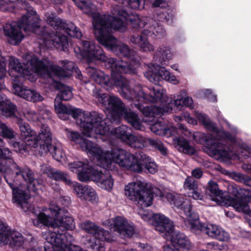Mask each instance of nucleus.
Listing matches in <instances>:
<instances>
[{
    "instance_id": "1",
    "label": "nucleus",
    "mask_w": 251,
    "mask_h": 251,
    "mask_svg": "<svg viewBox=\"0 0 251 251\" xmlns=\"http://www.w3.org/2000/svg\"><path fill=\"white\" fill-rule=\"evenodd\" d=\"M79 42L81 48L77 47L74 49L78 58H85L90 62L95 60L105 61L107 67L111 68L112 80L103 72L92 67H88L86 69V72L92 80L106 90H109L113 85H115L120 88L119 91L121 95L127 100H141L137 99L135 96V93H138V90L135 91L136 88L141 86H136L131 91L128 81L121 75L124 73L135 74L137 62H134L132 65L123 60H116L113 58H107L102 49L99 46H96L93 41L83 40Z\"/></svg>"
},
{
    "instance_id": "2",
    "label": "nucleus",
    "mask_w": 251,
    "mask_h": 251,
    "mask_svg": "<svg viewBox=\"0 0 251 251\" xmlns=\"http://www.w3.org/2000/svg\"><path fill=\"white\" fill-rule=\"evenodd\" d=\"M30 207L27 211L34 214L37 218L33 220L34 226L38 227L46 226L53 227L43 233V237L47 242L55 246L57 251H86L82 250L78 246L71 244L74 241L73 237L66 230H73L75 228L74 219L66 215L67 211L52 204L48 209L43 212L37 211L28 201Z\"/></svg>"
},
{
    "instance_id": "3",
    "label": "nucleus",
    "mask_w": 251,
    "mask_h": 251,
    "mask_svg": "<svg viewBox=\"0 0 251 251\" xmlns=\"http://www.w3.org/2000/svg\"><path fill=\"white\" fill-rule=\"evenodd\" d=\"M12 152L7 148L0 149V172L12 190L14 203L23 211L30 208L29 197L26 192H36L41 188L39 181L34 178L33 174L27 167L21 168L11 158Z\"/></svg>"
},
{
    "instance_id": "4",
    "label": "nucleus",
    "mask_w": 251,
    "mask_h": 251,
    "mask_svg": "<svg viewBox=\"0 0 251 251\" xmlns=\"http://www.w3.org/2000/svg\"><path fill=\"white\" fill-rule=\"evenodd\" d=\"M195 116L199 122L215 137L210 139H205V151L211 156L217 159L220 158H230L233 154L248 158L251 156V149L245 145L240 149V151H234L227 146V144L234 145L235 139L228 133L222 129H219L215 123H213L206 115L196 111Z\"/></svg>"
},
{
    "instance_id": "5",
    "label": "nucleus",
    "mask_w": 251,
    "mask_h": 251,
    "mask_svg": "<svg viewBox=\"0 0 251 251\" xmlns=\"http://www.w3.org/2000/svg\"><path fill=\"white\" fill-rule=\"evenodd\" d=\"M124 192L126 198L140 207L138 213L141 218L150 224H154L156 231L160 233L164 232L165 228H171V221L165 215L160 213L154 214L143 209L151 206L153 200L152 194L146 182L141 181L129 182L125 186Z\"/></svg>"
},
{
    "instance_id": "6",
    "label": "nucleus",
    "mask_w": 251,
    "mask_h": 251,
    "mask_svg": "<svg viewBox=\"0 0 251 251\" xmlns=\"http://www.w3.org/2000/svg\"><path fill=\"white\" fill-rule=\"evenodd\" d=\"M147 89L143 90L141 86L137 87L135 91L138 90V93H135L136 99L146 102L161 103L162 110H160L161 112H172L173 105L175 107V111L180 110L183 106L190 107L193 106L192 99L187 96L185 90H181L177 96H171L169 98L166 90L162 88L150 87Z\"/></svg>"
},
{
    "instance_id": "7",
    "label": "nucleus",
    "mask_w": 251,
    "mask_h": 251,
    "mask_svg": "<svg viewBox=\"0 0 251 251\" xmlns=\"http://www.w3.org/2000/svg\"><path fill=\"white\" fill-rule=\"evenodd\" d=\"M93 96L105 107L107 119L111 123L118 124L120 117H123L135 129H144L138 115L127 108L119 97L115 95L108 96L97 88L93 90Z\"/></svg>"
},
{
    "instance_id": "8",
    "label": "nucleus",
    "mask_w": 251,
    "mask_h": 251,
    "mask_svg": "<svg viewBox=\"0 0 251 251\" xmlns=\"http://www.w3.org/2000/svg\"><path fill=\"white\" fill-rule=\"evenodd\" d=\"M140 154L141 152L132 154L119 148L114 149L110 152L101 150L100 156H97L96 159L98 165L106 170H114L117 164L128 171L139 173L141 168L139 157Z\"/></svg>"
},
{
    "instance_id": "9",
    "label": "nucleus",
    "mask_w": 251,
    "mask_h": 251,
    "mask_svg": "<svg viewBox=\"0 0 251 251\" xmlns=\"http://www.w3.org/2000/svg\"><path fill=\"white\" fill-rule=\"evenodd\" d=\"M173 57V53L171 48L167 45H162L159 46L153 55V63H150L148 66L147 71L145 73V77L151 82L157 84L162 80H166L174 84L179 83L176 77L171 74L163 66L157 64L159 63L165 65V62L171 60Z\"/></svg>"
},
{
    "instance_id": "10",
    "label": "nucleus",
    "mask_w": 251,
    "mask_h": 251,
    "mask_svg": "<svg viewBox=\"0 0 251 251\" xmlns=\"http://www.w3.org/2000/svg\"><path fill=\"white\" fill-rule=\"evenodd\" d=\"M27 6V4H25ZM26 14L24 15L21 19L18 22H12L7 23L3 26L4 34L8 38L9 42L12 45H16L20 44L24 38L21 29L27 33L34 32L39 27L38 16L33 8L27 6Z\"/></svg>"
},
{
    "instance_id": "11",
    "label": "nucleus",
    "mask_w": 251,
    "mask_h": 251,
    "mask_svg": "<svg viewBox=\"0 0 251 251\" xmlns=\"http://www.w3.org/2000/svg\"><path fill=\"white\" fill-rule=\"evenodd\" d=\"M69 169L77 174L80 181L92 180L102 189L110 191L113 186V179L111 174L106 170L102 171L92 168L87 163L74 161L68 164Z\"/></svg>"
},
{
    "instance_id": "12",
    "label": "nucleus",
    "mask_w": 251,
    "mask_h": 251,
    "mask_svg": "<svg viewBox=\"0 0 251 251\" xmlns=\"http://www.w3.org/2000/svg\"><path fill=\"white\" fill-rule=\"evenodd\" d=\"M54 108L59 118L61 120H66L68 119V115L72 116L81 128L83 133L86 136L90 135L91 122L93 120L100 121L101 119L100 113L96 112H89L75 108L71 105H63L60 101L59 95L56 96L54 100Z\"/></svg>"
},
{
    "instance_id": "13",
    "label": "nucleus",
    "mask_w": 251,
    "mask_h": 251,
    "mask_svg": "<svg viewBox=\"0 0 251 251\" xmlns=\"http://www.w3.org/2000/svg\"><path fill=\"white\" fill-rule=\"evenodd\" d=\"M26 64L25 67L21 65L19 60L11 56L9 59V74L12 78L13 84L22 82L23 77L33 74L42 75L44 64L42 59H39L33 53H28L25 56Z\"/></svg>"
},
{
    "instance_id": "14",
    "label": "nucleus",
    "mask_w": 251,
    "mask_h": 251,
    "mask_svg": "<svg viewBox=\"0 0 251 251\" xmlns=\"http://www.w3.org/2000/svg\"><path fill=\"white\" fill-rule=\"evenodd\" d=\"M37 143L35 147L28 146L25 144H20V142H14L13 146L17 152H21L28 151L29 147L36 148L38 143L40 145L39 152L41 154L50 151L53 157L57 161L62 163L65 162V154L60 146H53L52 148L51 141L52 135L50 127L46 125H43L39 132L38 136H37Z\"/></svg>"
},
{
    "instance_id": "15",
    "label": "nucleus",
    "mask_w": 251,
    "mask_h": 251,
    "mask_svg": "<svg viewBox=\"0 0 251 251\" xmlns=\"http://www.w3.org/2000/svg\"><path fill=\"white\" fill-rule=\"evenodd\" d=\"M113 15L108 18V25L111 31H124L129 22L134 29L147 28L149 21L148 17L140 16L135 14H129L126 11L116 6L112 10Z\"/></svg>"
},
{
    "instance_id": "16",
    "label": "nucleus",
    "mask_w": 251,
    "mask_h": 251,
    "mask_svg": "<svg viewBox=\"0 0 251 251\" xmlns=\"http://www.w3.org/2000/svg\"><path fill=\"white\" fill-rule=\"evenodd\" d=\"M209 186L206 193L210 199L221 206H231L237 211L243 212L246 215V218L251 227V210L248 204L242 199L232 198L228 195L226 192L220 191L216 182L213 181H209Z\"/></svg>"
},
{
    "instance_id": "17",
    "label": "nucleus",
    "mask_w": 251,
    "mask_h": 251,
    "mask_svg": "<svg viewBox=\"0 0 251 251\" xmlns=\"http://www.w3.org/2000/svg\"><path fill=\"white\" fill-rule=\"evenodd\" d=\"M101 119L93 120L91 122L92 126L90 127V135L88 137L96 139H101L105 141L110 140L113 136L120 138L123 141L126 143L129 140L131 134L130 128L126 126H122L115 129H111L110 126L107 125V120H105L102 114H100Z\"/></svg>"
},
{
    "instance_id": "18",
    "label": "nucleus",
    "mask_w": 251,
    "mask_h": 251,
    "mask_svg": "<svg viewBox=\"0 0 251 251\" xmlns=\"http://www.w3.org/2000/svg\"><path fill=\"white\" fill-rule=\"evenodd\" d=\"M0 113L7 117H14L17 119V124L19 125L22 136L23 138L22 144L28 146L35 147L37 145V139L36 132L31 129L29 125L23 122L17 115L16 105L7 100L4 95H0ZM21 145V144L20 143Z\"/></svg>"
},
{
    "instance_id": "19",
    "label": "nucleus",
    "mask_w": 251,
    "mask_h": 251,
    "mask_svg": "<svg viewBox=\"0 0 251 251\" xmlns=\"http://www.w3.org/2000/svg\"><path fill=\"white\" fill-rule=\"evenodd\" d=\"M135 100L136 102L134 105L147 118H152V120L146 119L144 120L145 122L149 123L150 126V129L152 132L156 135L165 136L166 137H170L172 135H174L176 131V128L174 126L166 127L161 121H158L156 122H154V118H159L161 117V114H164V112H161L160 110L162 107V105L160 103L159 107L154 106H146L142 105L141 102H144V100H137L136 99L133 100Z\"/></svg>"
},
{
    "instance_id": "20",
    "label": "nucleus",
    "mask_w": 251,
    "mask_h": 251,
    "mask_svg": "<svg viewBox=\"0 0 251 251\" xmlns=\"http://www.w3.org/2000/svg\"><path fill=\"white\" fill-rule=\"evenodd\" d=\"M112 31L109 25L100 31L97 29L96 31V38L100 44L115 54L133 60L135 51L130 49L127 45L118 40L110 33Z\"/></svg>"
},
{
    "instance_id": "21",
    "label": "nucleus",
    "mask_w": 251,
    "mask_h": 251,
    "mask_svg": "<svg viewBox=\"0 0 251 251\" xmlns=\"http://www.w3.org/2000/svg\"><path fill=\"white\" fill-rule=\"evenodd\" d=\"M184 221L185 225L193 232L201 231L212 239L220 241H227L229 239V234L221 227L211 224H201L195 213L192 214V218Z\"/></svg>"
},
{
    "instance_id": "22",
    "label": "nucleus",
    "mask_w": 251,
    "mask_h": 251,
    "mask_svg": "<svg viewBox=\"0 0 251 251\" xmlns=\"http://www.w3.org/2000/svg\"><path fill=\"white\" fill-rule=\"evenodd\" d=\"M79 227L93 235V239L88 240L85 244L93 251H105L104 241L110 242L111 238L108 231L90 221L80 223Z\"/></svg>"
},
{
    "instance_id": "23",
    "label": "nucleus",
    "mask_w": 251,
    "mask_h": 251,
    "mask_svg": "<svg viewBox=\"0 0 251 251\" xmlns=\"http://www.w3.org/2000/svg\"><path fill=\"white\" fill-rule=\"evenodd\" d=\"M73 0L83 12L92 17V25L95 36H96V29H98L100 31L105 29V26L108 25L110 15H100L97 12L96 6L91 3L90 0Z\"/></svg>"
},
{
    "instance_id": "24",
    "label": "nucleus",
    "mask_w": 251,
    "mask_h": 251,
    "mask_svg": "<svg viewBox=\"0 0 251 251\" xmlns=\"http://www.w3.org/2000/svg\"><path fill=\"white\" fill-rule=\"evenodd\" d=\"M151 191L153 196L159 197L163 201L173 202L175 206L183 210L186 216L185 220L192 218L194 213L192 212L191 204L189 198L179 195L175 196L172 194L162 192L157 187L153 188Z\"/></svg>"
},
{
    "instance_id": "25",
    "label": "nucleus",
    "mask_w": 251,
    "mask_h": 251,
    "mask_svg": "<svg viewBox=\"0 0 251 251\" xmlns=\"http://www.w3.org/2000/svg\"><path fill=\"white\" fill-rule=\"evenodd\" d=\"M44 68L42 72V75H47L50 78H52L53 75L59 78L69 77L72 75V72L75 69V63L72 61L68 60H62L60 63L63 68L59 66L54 65L48 59H42Z\"/></svg>"
},
{
    "instance_id": "26",
    "label": "nucleus",
    "mask_w": 251,
    "mask_h": 251,
    "mask_svg": "<svg viewBox=\"0 0 251 251\" xmlns=\"http://www.w3.org/2000/svg\"><path fill=\"white\" fill-rule=\"evenodd\" d=\"M110 230L117 231L124 238L131 237L134 233V228L132 224H129L123 217L117 216L108 219L103 223Z\"/></svg>"
},
{
    "instance_id": "27",
    "label": "nucleus",
    "mask_w": 251,
    "mask_h": 251,
    "mask_svg": "<svg viewBox=\"0 0 251 251\" xmlns=\"http://www.w3.org/2000/svg\"><path fill=\"white\" fill-rule=\"evenodd\" d=\"M45 20L51 26L56 29L62 30L70 36L79 38L82 33L78 28L71 22L65 21L57 18L53 13H47L45 15Z\"/></svg>"
},
{
    "instance_id": "28",
    "label": "nucleus",
    "mask_w": 251,
    "mask_h": 251,
    "mask_svg": "<svg viewBox=\"0 0 251 251\" xmlns=\"http://www.w3.org/2000/svg\"><path fill=\"white\" fill-rule=\"evenodd\" d=\"M68 138L75 144H79L81 149L96 158L97 156H100V153L101 149L93 141L84 138L77 131H68L67 133Z\"/></svg>"
},
{
    "instance_id": "29",
    "label": "nucleus",
    "mask_w": 251,
    "mask_h": 251,
    "mask_svg": "<svg viewBox=\"0 0 251 251\" xmlns=\"http://www.w3.org/2000/svg\"><path fill=\"white\" fill-rule=\"evenodd\" d=\"M171 224V228H165L164 232H160V234L167 240H170L174 246H178L187 251H190L192 248V245L189 239L183 233L175 230L172 221Z\"/></svg>"
},
{
    "instance_id": "30",
    "label": "nucleus",
    "mask_w": 251,
    "mask_h": 251,
    "mask_svg": "<svg viewBox=\"0 0 251 251\" xmlns=\"http://www.w3.org/2000/svg\"><path fill=\"white\" fill-rule=\"evenodd\" d=\"M126 143L129 144L132 148L138 149H141L148 145H151L152 147L157 149L163 155H166L167 152L166 148L158 139L154 140L151 138H146L142 136H136L131 134Z\"/></svg>"
},
{
    "instance_id": "31",
    "label": "nucleus",
    "mask_w": 251,
    "mask_h": 251,
    "mask_svg": "<svg viewBox=\"0 0 251 251\" xmlns=\"http://www.w3.org/2000/svg\"><path fill=\"white\" fill-rule=\"evenodd\" d=\"M43 44L48 48H55L65 51L68 47V40L66 36L62 35L57 31L44 34Z\"/></svg>"
},
{
    "instance_id": "32",
    "label": "nucleus",
    "mask_w": 251,
    "mask_h": 251,
    "mask_svg": "<svg viewBox=\"0 0 251 251\" xmlns=\"http://www.w3.org/2000/svg\"><path fill=\"white\" fill-rule=\"evenodd\" d=\"M75 193L81 200L88 201L92 203L97 202L99 198L95 189L90 186L82 185L74 182L72 186Z\"/></svg>"
},
{
    "instance_id": "33",
    "label": "nucleus",
    "mask_w": 251,
    "mask_h": 251,
    "mask_svg": "<svg viewBox=\"0 0 251 251\" xmlns=\"http://www.w3.org/2000/svg\"><path fill=\"white\" fill-rule=\"evenodd\" d=\"M13 91L15 94L29 101L36 102L43 100L42 96L39 93L23 87L21 82L13 84Z\"/></svg>"
},
{
    "instance_id": "34",
    "label": "nucleus",
    "mask_w": 251,
    "mask_h": 251,
    "mask_svg": "<svg viewBox=\"0 0 251 251\" xmlns=\"http://www.w3.org/2000/svg\"><path fill=\"white\" fill-rule=\"evenodd\" d=\"M142 34L150 36L154 39H161L166 36V33L161 25L150 18L147 28H145L142 31Z\"/></svg>"
},
{
    "instance_id": "35",
    "label": "nucleus",
    "mask_w": 251,
    "mask_h": 251,
    "mask_svg": "<svg viewBox=\"0 0 251 251\" xmlns=\"http://www.w3.org/2000/svg\"><path fill=\"white\" fill-rule=\"evenodd\" d=\"M41 170L44 174H47L48 177L56 181H63L70 186H73L74 183V182L71 181L67 174L54 169L50 166H41Z\"/></svg>"
},
{
    "instance_id": "36",
    "label": "nucleus",
    "mask_w": 251,
    "mask_h": 251,
    "mask_svg": "<svg viewBox=\"0 0 251 251\" xmlns=\"http://www.w3.org/2000/svg\"><path fill=\"white\" fill-rule=\"evenodd\" d=\"M144 35L133 34L129 38V43L137 46L141 51L145 52L154 51V47Z\"/></svg>"
},
{
    "instance_id": "37",
    "label": "nucleus",
    "mask_w": 251,
    "mask_h": 251,
    "mask_svg": "<svg viewBox=\"0 0 251 251\" xmlns=\"http://www.w3.org/2000/svg\"><path fill=\"white\" fill-rule=\"evenodd\" d=\"M7 241L5 245H9L15 249L22 247L25 243V239L21 233L18 231L9 230L5 236Z\"/></svg>"
},
{
    "instance_id": "38",
    "label": "nucleus",
    "mask_w": 251,
    "mask_h": 251,
    "mask_svg": "<svg viewBox=\"0 0 251 251\" xmlns=\"http://www.w3.org/2000/svg\"><path fill=\"white\" fill-rule=\"evenodd\" d=\"M183 188L191 192V197L195 200H201L202 195L198 188V182L193 177H187L184 182Z\"/></svg>"
},
{
    "instance_id": "39",
    "label": "nucleus",
    "mask_w": 251,
    "mask_h": 251,
    "mask_svg": "<svg viewBox=\"0 0 251 251\" xmlns=\"http://www.w3.org/2000/svg\"><path fill=\"white\" fill-rule=\"evenodd\" d=\"M50 79L52 86L59 91L57 96L59 95L60 101L61 100H69L72 99L73 94L70 87L66 86L57 81L54 80L53 78H50Z\"/></svg>"
},
{
    "instance_id": "40",
    "label": "nucleus",
    "mask_w": 251,
    "mask_h": 251,
    "mask_svg": "<svg viewBox=\"0 0 251 251\" xmlns=\"http://www.w3.org/2000/svg\"><path fill=\"white\" fill-rule=\"evenodd\" d=\"M174 143L175 147L180 152L188 154H193L196 151L195 148L191 146L188 141L183 137L174 138Z\"/></svg>"
},
{
    "instance_id": "41",
    "label": "nucleus",
    "mask_w": 251,
    "mask_h": 251,
    "mask_svg": "<svg viewBox=\"0 0 251 251\" xmlns=\"http://www.w3.org/2000/svg\"><path fill=\"white\" fill-rule=\"evenodd\" d=\"M140 163H141V171L143 169V166L151 174L155 173L157 170V166L151 157L147 156L143 152H141L140 156H139Z\"/></svg>"
},
{
    "instance_id": "42",
    "label": "nucleus",
    "mask_w": 251,
    "mask_h": 251,
    "mask_svg": "<svg viewBox=\"0 0 251 251\" xmlns=\"http://www.w3.org/2000/svg\"><path fill=\"white\" fill-rule=\"evenodd\" d=\"M0 135L8 139H12L15 136L14 132L13 129L6 124L0 122ZM2 139L0 138V142Z\"/></svg>"
},
{
    "instance_id": "43",
    "label": "nucleus",
    "mask_w": 251,
    "mask_h": 251,
    "mask_svg": "<svg viewBox=\"0 0 251 251\" xmlns=\"http://www.w3.org/2000/svg\"><path fill=\"white\" fill-rule=\"evenodd\" d=\"M174 12L171 9H163L158 15V19L166 22H171L174 18Z\"/></svg>"
},
{
    "instance_id": "44",
    "label": "nucleus",
    "mask_w": 251,
    "mask_h": 251,
    "mask_svg": "<svg viewBox=\"0 0 251 251\" xmlns=\"http://www.w3.org/2000/svg\"><path fill=\"white\" fill-rule=\"evenodd\" d=\"M23 113L25 117L29 121L34 122L39 119L38 115L30 108L24 109Z\"/></svg>"
},
{
    "instance_id": "45",
    "label": "nucleus",
    "mask_w": 251,
    "mask_h": 251,
    "mask_svg": "<svg viewBox=\"0 0 251 251\" xmlns=\"http://www.w3.org/2000/svg\"><path fill=\"white\" fill-rule=\"evenodd\" d=\"M15 7L12 1L0 0V10L4 12H13Z\"/></svg>"
},
{
    "instance_id": "46",
    "label": "nucleus",
    "mask_w": 251,
    "mask_h": 251,
    "mask_svg": "<svg viewBox=\"0 0 251 251\" xmlns=\"http://www.w3.org/2000/svg\"><path fill=\"white\" fill-rule=\"evenodd\" d=\"M5 225L0 220V246H3L7 242L5 236L9 231Z\"/></svg>"
},
{
    "instance_id": "47",
    "label": "nucleus",
    "mask_w": 251,
    "mask_h": 251,
    "mask_svg": "<svg viewBox=\"0 0 251 251\" xmlns=\"http://www.w3.org/2000/svg\"><path fill=\"white\" fill-rule=\"evenodd\" d=\"M206 248L209 250H213L215 251H224L227 249L226 245L219 244L215 242H211L206 244Z\"/></svg>"
},
{
    "instance_id": "48",
    "label": "nucleus",
    "mask_w": 251,
    "mask_h": 251,
    "mask_svg": "<svg viewBox=\"0 0 251 251\" xmlns=\"http://www.w3.org/2000/svg\"><path fill=\"white\" fill-rule=\"evenodd\" d=\"M246 176L239 173L233 172L231 174V177L235 180L244 183Z\"/></svg>"
},
{
    "instance_id": "49",
    "label": "nucleus",
    "mask_w": 251,
    "mask_h": 251,
    "mask_svg": "<svg viewBox=\"0 0 251 251\" xmlns=\"http://www.w3.org/2000/svg\"><path fill=\"white\" fill-rule=\"evenodd\" d=\"M202 93L209 100L213 102L217 101L216 96L212 94L211 90L205 89L202 91Z\"/></svg>"
},
{
    "instance_id": "50",
    "label": "nucleus",
    "mask_w": 251,
    "mask_h": 251,
    "mask_svg": "<svg viewBox=\"0 0 251 251\" xmlns=\"http://www.w3.org/2000/svg\"><path fill=\"white\" fill-rule=\"evenodd\" d=\"M183 118L190 124L196 125L197 124L196 120L191 117L188 113H183Z\"/></svg>"
},
{
    "instance_id": "51",
    "label": "nucleus",
    "mask_w": 251,
    "mask_h": 251,
    "mask_svg": "<svg viewBox=\"0 0 251 251\" xmlns=\"http://www.w3.org/2000/svg\"><path fill=\"white\" fill-rule=\"evenodd\" d=\"M138 247L140 248L141 251H152L151 247L148 244H144L141 243L138 244Z\"/></svg>"
},
{
    "instance_id": "52",
    "label": "nucleus",
    "mask_w": 251,
    "mask_h": 251,
    "mask_svg": "<svg viewBox=\"0 0 251 251\" xmlns=\"http://www.w3.org/2000/svg\"><path fill=\"white\" fill-rule=\"evenodd\" d=\"M202 174V171L199 168L194 170L192 172V176L197 178H200Z\"/></svg>"
},
{
    "instance_id": "53",
    "label": "nucleus",
    "mask_w": 251,
    "mask_h": 251,
    "mask_svg": "<svg viewBox=\"0 0 251 251\" xmlns=\"http://www.w3.org/2000/svg\"><path fill=\"white\" fill-rule=\"evenodd\" d=\"M40 114L43 115V118L44 119H48L50 117V112L47 109L41 111Z\"/></svg>"
},
{
    "instance_id": "54",
    "label": "nucleus",
    "mask_w": 251,
    "mask_h": 251,
    "mask_svg": "<svg viewBox=\"0 0 251 251\" xmlns=\"http://www.w3.org/2000/svg\"><path fill=\"white\" fill-rule=\"evenodd\" d=\"M244 184L247 186L251 187V176H246Z\"/></svg>"
},
{
    "instance_id": "55",
    "label": "nucleus",
    "mask_w": 251,
    "mask_h": 251,
    "mask_svg": "<svg viewBox=\"0 0 251 251\" xmlns=\"http://www.w3.org/2000/svg\"><path fill=\"white\" fill-rule=\"evenodd\" d=\"M167 1V0H155L153 3V5L155 7H158L159 6L161 3L166 2Z\"/></svg>"
},
{
    "instance_id": "56",
    "label": "nucleus",
    "mask_w": 251,
    "mask_h": 251,
    "mask_svg": "<svg viewBox=\"0 0 251 251\" xmlns=\"http://www.w3.org/2000/svg\"><path fill=\"white\" fill-rule=\"evenodd\" d=\"M242 169L251 174V164H244L242 165Z\"/></svg>"
},
{
    "instance_id": "57",
    "label": "nucleus",
    "mask_w": 251,
    "mask_h": 251,
    "mask_svg": "<svg viewBox=\"0 0 251 251\" xmlns=\"http://www.w3.org/2000/svg\"><path fill=\"white\" fill-rule=\"evenodd\" d=\"M44 251V248L43 249L42 248L40 247H37L34 248H31L29 250H28L27 251Z\"/></svg>"
},
{
    "instance_id": "58",
    "label": "nucleus",
    "mask_w": 251,
    "mask_h": 251,
    "mask_svg": "<svg viewBox=\"0 0 251 251\" xmlns=\"http://www.w3.org/2000/svg\"><path fill=\"white\" fill-rule=\"evenodd\" d=\"M50 0L55 4H61L63 1V0Z\"/></svg>"
},
{
    "instance_id": "59",
    "label": "nucleus",
    "mask_w": 251,
    "mask_h": 251,
    "mask_svg": "<svg viewBox=\"0 0 251 251\" xmlns=\"http://www.w3.org/2000/svg\"><path fill=\"white\" fill-rule=\"evenodd\" d=\"M171 67L173 69H174V70H176V71H178V65H177V64H174V65H171Z\"/></svg>"
},
{
    "instance_id": "60",
    "label": "nucleus",
    "mask_w": 251,
    "mask_h": 251,
    "mask_svg": "<svg viewBox=\"0 0 251 251\" xmlns=\"http://www.w3.org/2000/svg\"><path fill=\"white\" fill-rule=\"evenodd\" d=\"M182 118H183V117L176 116L175 118V120L176 122H179V121L182 120Z\"/></svg>"
},
{
    "instance_id": "61",
    "label": "nucleus",
    "mask_w": 251,
    "mask_h": 251,
    "mask_svg": "<svg viewBox=\"0 0 251 251\" xmlns=\"http://www.w3.org/2000/svg\"><path fill=\"white\" fill-rule=\"evenodd\" d=\"M65 203L64 204L68 205L70 203V199L69 198H67L65 200L64 199Z\"/></svg>"
},
{
    "instance_id": "62",
    "label": "nucleus",
    "mask_w": 251,
    "mask_h": 251,
    "mask_svg": "<svg viewBox=\"0 0 251 251\" xmlns=\"http://www.w3.org/2000/svg\"><path fill=\"white\" fill-rule=\"evenodd\" d=\"M226 215L227 216H229V217H231V214L232 213L229 212H226Z\"/></svg>"
},
{
    "instance_id": "63",
    "label": "nucleus",
    "mask_w": 251,
    "mask_h": 251,
    "mask_svg": "<svg viewBox=\"0 0 251 251\" xmlns=\"http://www.w3.org/2000/svg\"><path fill=\"white\" fill-rule=\"evenodd\" d=\"M201 136L202 138H205V134H204V133H202L201 134Z\"/></svg>"
},
{
    "instance_id": "64",
    "label": "nucleus",
    "mask_w": 251,
    "mask_h": 251,
    "mask_svg": "<svg viewBox=\"0 0 251 251\" xmlns=\"http://www.w3.org/2000/svg\"><path fill=\"white\" fill-rule=\"evenodd\" d=\"M185 131H186V132H188L189 134L191 133L190 132H188L187 130H186Z\"/></svg>"
}]
</instances>
